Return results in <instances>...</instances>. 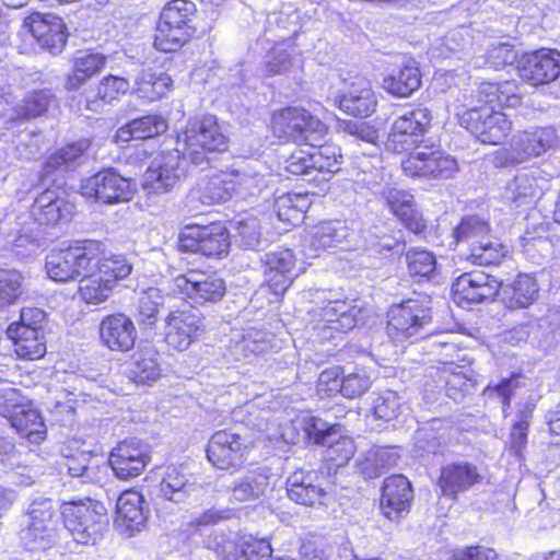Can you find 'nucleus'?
<instances>
[{"instance_id": "47", "label": "nucleus", "mask_w": 560, "mask_h": 560, "mask_svg": "<svg viewBox=\"0 0 560 560\" xmlns=\"http://www.w3.org/2000/svg\"><path fill=\"white\" fill-rule=\"evenodd\" d=\"M172 83L171 77L165 72L143 71L136 80V93L147 102H154L170 91Z\"/></svg>"}, {"instance_id": "15", "label": "nucleus", "mask_w": 560, "mask_h": 560, "mask_svg": "<svg viewBox=\"0 0 560 560\" xmlns=\"http://www.w3.org/2000/svg\"><path fill=\"white\" fill-rule=\"evenodd\" d=\"M207 457L218 469H236L246 460L245 441L240 434L226 430L217 431L208 442Z\"/></svg>"}, {"instance_id": "17", "label": "nucleus", "mask_w": 560, "mask_h": 560, "mask_svg": "<svg viewBox=\"0 0 560 560\" xmlns=\"http://www.w3.org/2000/svg\"><path fill=\"white\" fill-rule=\"evenodd\" d=\"M23 27L32 34L42 48L52 55L62 51L68 34L61 18L50 13L35 12L24 20Z\"/></svg>"}, {"instance_id": "57", "label": "nucleus", "mask_w": 560, "mask_h": 560, "mask_svg": "<svg viewBox=\"0 0 560 560\" xmlns=\"http://www.w3.org/2000/svg\"><path fill=\"white\" fill-rule=\"evenodd\" d=\"M296 62L293 56V49L284 47L282 44L276 45L266 55L262 71L267 77L287 73Z\"/></svg>"}, {"instance_id": "62", "label": "nucleus", "mask_w": 560, "mask_h": 560, "mask_svg": "<svg viewBox=\"0 0 560 560\" xmlns=\"http://www.w3.org/2000/svg\"><path fill=\"white\" fill-rule=\"evenodd\" d=\"M401 409V398L393 390L378 394L372 406L373 416L383 422H389L398 417Z\"/></svg>"}, {"instance_id": "9", "label": "nucleus", "mask_w": 560, "mask_h": 560, "mask_svg": "<svg viewBox=\"0 0 560 560\" xmlns=\"http://www.w3.org/2000/svg\"><path fill=\"white\" fill-rule=\"evenodd\" d=\"M178 248L185 253H199L207 257L220 258L230 248V233L222 223L188 225L179 234Z\"/></svg>"}, {"instance_id": "13", "label": "nucleus", "mask_w": 560, "mask_h": 560, "mask_svg": "<svg viewBox=\"0 0 560 560\" xmlns=\"http://www.w3.org/2000/svg\"><path fill=\"white\" fill-rule=\"evenodd\" d=\"M150 460L149 444L138 439H127L110 452L108 462L117 478L129 480L138 477Z\"/></svg>"}, {"instance_id": "29", "label": "nucleus", "mask_w": 560, "mask_h": 560, "mask_svg": "<svg viewBox=\"0 0 560 560\" xmlns=\"http://www.w3.org/2000/svg\"><path fill=\"white\" fill-rule=\"evenodd\" d=\"M383 194L393 213L408 230L418 234L425 229V222L422 214L416 209L413 196L410 192L387 188Z\"/></svg>"}, {"instance_id": "56", "label": "nucleus", "mask_w": 560, "mask_h": 560, "mask_svg": "<svg viewBox=\"0 0 560 560\" xmlns=\"http://www.w3.org/2000/svg\"><path fill=\"white\" fill-rule=\"evenodd\" d=\"M302 113L305 119L304 122H299V129L303 139H298V144H307L313 149L320 148L325 141L327 126L308 110L302 108Z\"/></svg>"}, {"instance_id": "39", "label": "nucleus", "mask_w": 560, "mask_h": 560, "mask_svg": "<svg viewBox=\"0 0 560 560\" xmlns=\"http://www.w3.org/2000/svg\"><path fill=\"white\" fill-rule=\"evenodd\" d=\"M413 439V452L419 457L442 454L447 445L446 430L441 427L440 420H432L419 428Z\"/></svg>"}, {"instance_id": "21", "label": "nucleus", "mask_w": 560, "mask_h": 560, "mask_svg": "<svg viewBox=\"0 0 560 560\" xmlns=\"http://www.w3.org/2000/svg\"><path fill=\"white\" fill-rule=\"evenodd\" d=\"M413 490L410 481L402 475H393L384 480L381 497V509L390 521L405 517L411 508Z\"/></svg>"}, {"instance_id": "6", "label": "nucleus", "mask_w": 560, "mask_h": 560, "mask_svg": "<svg viewBox=\"0 0 560 560\" xmlns=\"http://www.w3.org/2000/svg\"><path fill=\"white\" fill-rule=\"evenodd\" d=\"M453 236L456 243L470 244L467 259L475 265H498L504 256L503 246L489 235L488 222L477 215L463 218Z\"/></svg>"}, {"instance_id": "41", "label": "nucleus", "mask_w": 560, "mask_h": 560, "mask_svg": "<svg viewBox=\"0 0 560 560\" xmlns=\"http://www.w3.org/2000/svg\"><path fill=\"white\" fill-rule=\"evenodd\" d=\"M541 195L535 177H512L503 187L501 197L511 206H530Z\"/></svg>"}, {"instance_id": "16", "label": "nucleus", "mask_w": 560, "mask_h": 560, "mask_svg": "<svg viewBox=\"0 0 560 560\" xmlns=\"http://www.w3.org/2000/svg\"><path fill=\"white\" fill-rule=\"evenodd\" d=\"M400 163L406 175H442L463 171L451 155L420 145L416 147Z\"/></svg>"}, {"instance_id": "24", "label": "nucleus", "mask_w": 560, "mask_h": 560, "mask_svg": "<svg viewBox=\"0 0 560 560\" xmlns=\"http://www.w3.org/2000/svg\"><path fill=\"white\" fill-rule=\"evenodd\" d=\"M326 476L318 470H298L287 480L289 498L303 505L322 503L326 495Z\"/></svg>"}, {"instance_id": "64", "label": "nucleus", "mask_w": 560, "mask_h": 560, "mask_svg": "<svg viewBox=\"0 0 560 560\" xmlns=\"http://www.w3.org/2000/svg\"><path fill=\"white\" fill-rule=\"evenodd\" d=\"M272 548L268 540L248 537L238 545L236 560H269Z\"/></svg>"}, {"instance_id": "11", "label": "nucleus", "mask_w": 560, "mask_h": 560, "mask_svg": "<svg viewBox=\"0 0 560 560\" xmlns=\"http://www.w3.org/2000/svg\"><path fill=\"white\" fill-rule=\"evenodd\" d=\"M358 313L359 310L345 301H329L322 307H315L312 316L316 337L324 341L351 330L357 325Z\"/></svg>"}, {"instance_id": "3", "label": "nucleus", "mask_w": 560, "mask_h": 560, "mask_svg": "<svg viewBox=\"0 0 560 560\" xmlns=\"http://www.w3.org/2000/svg\"><path fill=\"white\" fill-rule=\"evenodd\" d=\"M61 515L66 529L79 545H95L108 526L105 506L91 500L65 503Z\"/></svg>"}, {"instance_id": "48", "label": "nucleus", "mask_w": 560, "mask_h": 560, "mask_svg": "<svg viewBox=\"0 0 560 560\" xmlns=\"http://www.w3.org/2000/svg\"><path fill=\"white\" fill-rule=\"evenodd\" d=\"M56 103V97L49 90L34 91L28 94L21 104H19L13 110L16 116L10 115L11 119H31L44 115L49 107Z\"/></svg>"}, {"instance_id": "26", "label": "nucleus", "mask_w": 560, "mask_h": 560, "mask_svg": "<svg viewBox=\"0 0 560 560\" xmlns=\"http://www.w3.org/2000/svg\"><path fill=\"white\" fill-rule=\"evenodd\" d=\"M100 338L109 350L126 352L133 348L137 330L130 317L116 313L102 319Z\"/></svg>"}, {"instance_id": "31", "label": "nucleus", "mask_w": 560, "mask_h": 560, "mask_svg": "<svg viewBox=\"0 0 560 560\" xmlns=\"http://www.w3.org/2000/svg\"><path fill=\"white\" fill-rule=\"evenodd\" d=\"M500 289L504 305L511 310L528 307L539 292L536 279L528 273L518 275L512 283L500 285Z\"/></svg>"}, {"instance_id": "52", "label": "nucleus", "mask_w": 560, "mask_h": 560, "mask_svg": "<svg viewBox=\"0 0 560 560\" xmlns=\"http://www.w3.org/2000/svg\"><path fill=\"white\" fill-rule=\"evenodd\" d=\"M24 522L58 529L59 516L57 504L48 498L34 500L27 510Z\"/></svg>"}, {"instance_id": "25", "label": "nucleus", "mask_w": 560, "mask_h": 560, "mask_svg": "<svg viewBox=\"0 0 560 560\" xmlns=\"http://www.w3.org/2000/svg\"><path fill=\"white\" fill-rule=\"evenodd\" d=\"M482 477L476 465L466 460L454 462L441 468L439 488L444 497L456 499L460 492L469 490L481 481Z\"/></svg>"}, {"instance_id": "40", "label": "nucleus", "mask_w": 560, "mask_h": 560, "mask_svg": "<svg viewBox=\"0 0 560 560\" xmlns=\"http://www.w3.org/2000/svg\"><path fill=\"white\" fill-rule=\"evenodd\" d=\"M128 377L137 384H148L160 376L158 352L153 348H144L135 352L127 369Z\"/></svg>"}, {"instance_id": "8", "label": "nucleus", "mask_w": 560, "mask_h": 560, "mask_svg": "<svg viewBox=\"0 0 560 560\" xmlns=\"http://www.w3.org/2000/svg\"><path fill=\"white\" fill-rule=\"evenodd\" d=\"M431 320V308L424 302L408 300L390 308L386 331L394 342L401 343L422 335Z\"/></svg>"}, {"instance_id": "1", "label": "nucleus", "mask_w": 560, "mask_h": 560, "mask_svg": "<svg viewBox=\"0 0 560 560\" xmlns=\"http://www.w3.org/2000/svg\"><path fill=\"white\" fill-rule=\"evenodd\" d=\"M499 85L497 83H482L476 95L465 104V109L458 113L459 124L476 138L488 144L501 143L510 133L512 122L508 115L494 110L490 104L499 101Z\"/></svg>"}, {"instance_id": "36", "label": "nucleus", "mask_w": 560, "mask_h": 560, "mask_svg": "<svg viewBox=\"0 0 560 560\" xmlns=\"http://www.w3.org/2000/svg\"><path fill=\"white\" fill-rule=\"evenodd\" d=\"M106 57L90 50L78 51L73 59L72 72L68 75L66 88L77 90L105 66Z\"/></svg>"}, {"instance_id": "28", "label": "nucleus", "mask_w": 560, "mask_h": 560, "mask_svg": "<svg viewBox=\"0 0 560 560\" xmlns=\"http://www.w3.org/2000/svg\"><path fill=\"white\" fill-rule=\"evenodd\" d=\"M355 232L345 221L329 220L319 222L310 233L308 245L316 253L334 248H350Z\"/></svg>"}, {"instance_id": "20", "label": "nucleus", "mask_w": 560, "mask_h": 560, "mask_svg": "<svg viewBox=\"0 0 560 560\" xmlns=\"http://www.w3.org/2000/svg\"><path fill=\"white\" fill-rule=\"evenodd\" d=\"M431 119L430 110L424 107H417L405 112L393 122L388 142L394 145L395 150H408L427 131Z\"/></svg>"}, {"instance_id": "60", "label": "nucleus", "mask_w": 560, "mask_h": 560, "mask_svg": "<svg viewBox=\"0 0 560 560\" xmlns=\"http://www.w3.org/2000/svg\"><path fill=\"white\" fill-rule=\"evenodd\" d=\"M325 446H327L325 457L335 467L345 466L355 453L354 441L349 436H342L340 429L338 435L334 436Z\"/></svg>"}, {"instance_id": "33", "label": "nucleus", "mask_w": 560, "mask_h": 560, "mask_svg": "<svg viewBox=\"0 0 560 560\" xmlns=\"http://www.w3.org/2000/svg\"><path fill=\"white\" fill-rule=\"evenodd\" d=\"M398 459L399 454L395 447L374 446L357 459V468L364 478L373 479L396 465Z\"/></svg>"}, {"instance_id": "45", "label": "nucleus", "mask_w": 560, "mask_h": 560, "mask_svg": "<svg viewBox=\"0 0 560 560\" xmlns=\"http://www.w3.org/2000/svg\"><path fill=\"white\" fill-rule=\"evenodd\" d=\"M302 107H285L275 112L271 118L273 135L280 139L298 143L302 139L299 122H304Z\"/></svg>"}, {"instance_id": "27", "label": "nucleus", "mask_w": 560, "mask_h": 560, "mask_svg": "<svg viewBox=\"0 0 560 560\" xmlns=\"http://www.w3.org/2000/svg\"><path fill=\"white\" fill-rule=\"evenodd\" d=\"M72 206L60 198L55 190L46 189L39 194L32 206L31 215H26L32 225H55L67 222L72 214Z\"/></svg>"}, {"instance_id": "32", "label": "nucleus", "mask_w": 560, "mask_h": 560, "mask_svg": "<svg viewBox=\"0 0 560 560\" xmlns=\"http://www.w3.org/2000/svg\"><path fill=\"white\" fill-rule=\"evenodd\" d=\"M4 417L10 425L28 442L37 444L46 438V425L37 410L15 406L14 410Z\"/></svg>"}, {"instance_id": "19", "label": "nucleus", "mask_w": 560, "mask_h": 560, "mask_svg": "<svg viewBox=\"0 0 560 560\" xmlns=\"http://www.w3.org/2000/svg\"><path fill=\"white\" fill-rule=\"evenodd\" d=\"M500 285L495 277L482 271H471L456 278L452 288L458 303L476 304L492 301L499 293Z\"/></svg>"}, {"instance_id": "63", "label": "nucleus", "mask_w": 560, "mask_h": 560, "mask_svg": "<svg viewBox=\"0 0 560 560\" xmlns=\"http://www.w3.org/2000/svg\"><path fill=\"white\" fill-rule=\"evenodd\" d=\"M323 156L319 152L307 153L303 151L295 152L291 155L285 166V171L290 175H307L312 170L324 172L325 166L320 163Z\"/></svg>"}, {"instance_id": "42", "label": "nucleus", "mask_w": 560, "mask_h": 560, "mask_svg": "<svg viewBox=\"0 0 560 560\" xmlns=\"http://www.w3.org/2000/svg\"><path fill=\"white\" fill-rule=\"evenodd\" d=\"M269 487V477L261 469L247 471L244 476L235 480L232 487V497L237 502L256 500L265 494Z\"/></svg>"}, {"instance_id": "54", "label": "nucleus", "mask_w": 560, "mask_h": 560, "mask_svg": "<svg viewBox=\"0 0 560 560\" xmlns=\"http://www.w3.org/2000/svg\"><path fill=\"white\" fill-rule=\"evenodd\" d=\"M300 427L308 440L323 446L330 443V440L338 435L340 429L338 424H329L327 421L311 415L301 419Z\"/></svg>"}, {"instance_id": "7", "label": "nucleus", "mask_w": 560, "mask_h": 560, "mask_svg": "<svg viewBox=\"0 0 560 560\" xmlns=\"http://www.w3.org/2000/svg\"><path fill=\"white\" fill-rule=\"evenodd\" d=\"M172 292L196 308L220 302L226 293V284L217 272L191 269L173 279Z\"/></svg>"}, {"instance_id": "22", "label": "nucleus", "mask_w": 560, "mask_h": 560, "mask_svg": "<svg viewBox=\"0 0 560 560\" xmlns=\"http://www.w3.org/2000/svg\"><path fill=\"white\" fill-rule=\"evenodd\" d=\"M265 281L275 294H283L293 281L296 258L292 249L278 247L261 257Z\"/></svg>"}, {"instance_id": "5", "label": "nucleus", "mask_w": 560, "mask_h": 560, "mask_svg": "<svg viewBox=\"0 0 560 560\" xmlns=\"http://www.w3.org/2000/svg\"><path fill=\"white\" fill-rule=\"evenodd\" d=\"M177 145H183V149L175 150V159H178L182 152L184 159L200 164L205 160V151L225 150L226 138L221 132L217 118L205 116L188 121L185 130L177 137Z\"/></svg>"}, {"instance_id": "4", "label": "nucleus", "mask_w": 560, "mask_h": 560, "mask_svg": "<svg viewBox=\"0 0 560 560\" xmlns=\"http://www.w3.org/2000/svg\"><path fill=\"white\" fill-rule=\"evenodd\" d=\"M196 5L189 0H172L160 14L154 46L165 52L176 51L194 34L191 25Z\"/></svg>"}, {"instance_id": "10", "label": "nucleus", "mask_w": 560, "mask_h": 560, "mask_svg": "<svg viewBox=\"0 0 560 560\" xmlns=\"http://www.w3.org/2000/svg\"><path fill=\"white\" fill-rule=\"evenodd\" d=\"M558 143V135L551 127L537 128L524 132L509 150L494 158L498 166L510 167L523 163L529 158L539 156Z\"/></svg>"}, {"instance_id": "61", "label": "nucleus", "mask_w": 560, "mask_h": 560, "mask_svg": "<svg viewBox=\"0 0 560 560\" xmlns=\"http://www.w3.org/2000/svg\"><path fill=\"white\" fill-rule=\"evenodd\" d=\"M23 276L15 269H0V308L13 304L22 294Z\"/></svg>"}, {"instance_id": "37", "label": "nucleus", "mask_w": 560, "mask_h": 560, "mask_svg": "<svg viewBox=\"0 0 560 560\" xmlns=\"http://www.w3.org/2000/svg\"><path fill=\"white\" fill-rule=\"evenodd\" d=\"M421 85V73L416 65V61L409 59L400 68L393 71L383 81V86L389 93L406 97L411 95Z\"/></svg>"}, {"instance_id": "51", "label": "nucleus", "mask_w": 560, "mask_h": 560, "mask_svg": "<svg viewBox=\"0 0 560 560\" xmlns=\"http://www.w3.org/2000/svg\"><path fill=\"white\" fill-rule=\"evenodd\" d=\"M235 241L244 249L258 250L262 245L260 223L256 217L248 215L232 222Z\"/></svg>"}, {"instance_id": "43", "label": "nucleus", "mask_w": 560, "mask_h": 560, "mask_svg": "<svg viewBox=\"0 0 560 560\" xmlns=\"http://www.w3.org/2000/svg\"><path fill=\"white\" fill-rule=\"evenodd\" d=\"M313 191H296L282 195L276 200L278 218L281 221L295 224L303 219V214L312 205Z\"/></svg>"}, {"instance_id": "2", "label": "nucleus", "mask_w": 560, "mask_h": 560, "mask_svg": "<svg viewBox=\"0 0 560 560\" xmlns=\"http://www.w3.org/2000/svg\"><path fill=\"white\" fill-rule=\"evenodd\" d=\"M100 248L96 240H80L51 250L46 256L47 276L56 282H68L91 275L90 265Z\"/></svg>"}, {"instance_id": "12", "label": "nucleus", "mask_w": 560, "mask_h": 560, "mask_svg": "<svg viewBox=\"0 0 560 560\" xmlns=\"http://www.w3.org/2000/svg\"><path fill=\"white\" fill-rule=\"evenodd\" d=\"M203 330V317L197 308L176 310L165 318L164 340L171 348L184 351Z\"/></svg>"}, {"instance_id": "34", "label": "nucleus", "mask_w": 560, "mask_h": 560, "mask_svg": "<svg viewBox=\"0 0 560 560\" xmlns=\"http://www.w3.org/2000/svg\"><path fill=\"white\" fill-rule=\"evenodd\" d=\"M96 243L101 247L100 254L96 255L95 260H92L89 272L96 271L116 285L119 280L126 279L131 273L132 266L125 256L107 252L103 242L96 241Z\"/></svg>"}, {"instance_id": "58", "label": "nucleus", "mask_w": 560, "mask_h": 560, "mask_svg": "<svg viewBox=\"0 0 560 560\" xmlns=\"http://www.w3.org/2000/svg\"><path fill=\"white\" fill-rule=\"evenodd\" d=\"M65 466L68 474L79 479L81 483H93L100 480L98 466L92 464L90 456L83 452L78 456H66Z\"/></svg>"}, {"instance_id": "59", "label": "nucleus", "mask_w": 560, "mask_h": 560, "mask_svg": "<svg viewBox=\"0 0 560 560\" xmlns=\"http://www.w3.org/2000/svg\"><path fill=\"white\" fill-rule=\"evenodd\" d=\"M339 392L343 397L357 398L362 396L371 386L372 382L366 371L363 369H355L353 372L342 374L341 380L337 382Z\"/></svg>"}, {"instance_id": "46", "label": "nucleus", "mask_w": 560, "mask_h": 560, "mask_svg": "<svg viewBox=\"0 0 560 560\" xmlns=\"http://www.w3.org/2000/svg\"><path fill=\"white\" fill-rule=\"evenodd\" d=\"M269 349V341L257 330H249L231 347L235 360L243 363H255Z\"/></svg>"}, {"instance_id": "30", "label": "nucleus", "mask_w": 560, "mask_h": 560, "mask_svg": "<svg viewBox=\"0 0 560 560\" xmlns=\"http://www.w3.org/2000/svg\"><path fill=\"white\" fill-rule=\"evenodd\" d=\"M90 147L91 141L82 138L56 151L47 158L43 175H50L55 172L67 173L75 171L79 165L86 161Z\"/></svg>"}, {"instance_id": "23", "label": "nucleus", "mask_w": 560, "mask_h": 560, "mask_svg": "<svg viewBox=\"0 0 560 560\" xmlns=\"http://www.w3.org/2000/svg\"><path fill=\"white\" fill-rule=\"evenodd\" d=\"M116 511L115 525L122 534L133 536L145 527L149 509L139 491H124L117 500Z\"/></svg>"}, {"instance_id": "35", "label": "nucleus", "mask_w": 560, "mask_h": 560, "mask_svg": "<svg viewBox=\"0 0 560 560\" xmlns=\"http://www.w3.org/2000/svg\"><path fill=\"white\" fill-rule=\"evenodd\" d=\"M167 129L166 120L156 115H147L136 118L120 127L115 136L117 143L128 142L131 139L144 140L154 138Z\"/></svg>"}, {"instance_id": "14", "label": "nucleus", "mask_w": 560, "mask_h": 560, "mask_svg": "<svg viewBox=\"0 0 560 560\" xmlns=\"http://www.w3.org/2000/svg\"><path fill=\"white\" fill-rule=\"evenodd\" d=\"M520 77L533 86L549 84L560 75V51L541 48L518 60Z\"/></svg>"}, {"instance_id": "55", "label": "nucleus", "mask_w": 560, "mask_h": 560, "mask_svg": "<svg viewBox=\"0 0 560 560\" xmlns=\"http://www.w3.org/2000/svg\"><path fill=\"white\" fill-rule=\"evenodd\" d=\"M207 183L197 191L198 198L205 205H212L229 200L234 190L235 183L232 179L222 177H206Z\"/></svg>"}, {"instance_id": "53", "label": "nucleus", "mask_w": 560, "mask_h": 560, "mask_svg": "<svg viewBox=\"0 0 560 560\" xmlns=\"http://www.w3.org/2000/svg\"><path fill=\"white\" fill-rule=\"evenodd\" d=\"M136 191V184L130 177H102L101 201L116 203L130 200Z\"/></svg>"}, {"instance_id": "38", "label": "nucleus", "mask_w": 560, "mask_h": 560, "mask_svg": "<svg viewBox=\"0 0 560 560\" xmlns=\"http://www.w3.org/2000/svg\"><path fill=\"white\" fill-rule=\"evenodd\" d=\"M194 486L182 467L168 466L160 482L159 495L170 502L183 503L194 491Z\"/></svg>"}, {"instance_id": "49", "label": "nucleus", "mask_w": 560, "mask_h": 560, "mask_svg": "<svg viewBox=\"0 0 560 560\" xmlns=\"http://www.w3.org/2000/svg\"><path fill=\"white\" fill-rule=\"evenodd\" d=\"M110 281L96 271L83 275L80 280L82 299L89 304H100L106 301L115 287Z\"/></svg>"}, {"instance_id": "44", "label": "nucleus", "mask_w": 560, "mask_h": 560, "mask_svg": "<svg viewBox=\"0 0 560 560\" xmlns=\"http://www.w3.org/2000/svg\"><path fill=\"white\" fill-rule=\"evenodd\" d=\"M19 225H21V228L16 232L7 234V244L12 246L16 255L25 256L35 254L37 249L45 244L43 231L32 225L25 218Z\"/></svg>"}, {"instance_id": "50", "label": "nucleus", "mask_w": 560, "mask_h": 560, "mask_svg": "<svg viewBox=\"0 0 560 560\" xmlns=\"http://www.w3.org/2000/svg\"><path fill=\"white\" fill-rule=\"evenodd\" d=\"M58 538V529L36 526L24 522L20 530L22 545L28 550H46L51 548Z\"/></svg>"}, {"instance_id": "18", "label": "nucleus", "mask_w": 560, "mask_h": 560, "mask_svg": "<svg viewBox=\"0 0 560 560\" xmlns=\"http://www.w3.org/2000/svg\"><path fill=\"white\" fill-rule=\"evenodd\" d=\"M335 103L346 114L363 118L375 112L377 98L371 82L364 77H355L345 82Z\"/></svg>"}]
</instances>
